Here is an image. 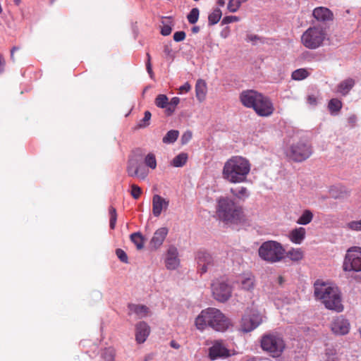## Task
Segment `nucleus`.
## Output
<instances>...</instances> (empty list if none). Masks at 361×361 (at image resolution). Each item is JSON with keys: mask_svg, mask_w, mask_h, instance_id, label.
Instances as JSON below:
<instances>
[{"mask_svg": "<svg viewBox=\"0 0 361 361\" xmlns=\"http://www.w3.org/2000/svg\"><path fill=\"white\" fill-rule=\"evenodd\" d=\"M308 76V72L304 68H300L292 73V78L295 80H301Z\"/></svg>", "mask_w": 361, "mask_h": 361, "instance_id": "nucleus-39", "label": "nucleus"}, {"mask_svg": "<svg viewBox=\"0 0 361 361\" xmlns=\"http://www.w3.org/2000/svg\"><path fill=\"white\" fill-rule=\"evenodd\" d=\"M128 310L129 314H135L137 319L145 318L151 314L149 308L144 305L130 304Z\"/></svg>", "mask_w": 361, "mask_h": 361, "instance_id": "nucleus-22", "label": "nucleus"}, {"mask_svg": "<svg viewBox=\"0 0 361 361\" xmlns=\"http://www.w3.org/2000/svg\"><path fill=\"white\" fill-rule=\"evenodd\" d=\"M286 157L295 162H301L308 159L312 154L310 146L304 142H298L286 149Z\"/></svg>", "mask_w": 361, "mask_h": 361, "instance_id": "nucleus-8", "label": "nucleus"}, {"mask_svg": "<svg viewBox=\"0 0 361 361\" xmlns=\"http://www.w3.org/2000/svg\"><path fill=\"white\" fill-rule=\"evenodd\" d=\"M110 222L109 226L111 229H114L116 226L117 220L116 210L114 207H111L109 208Z\"/></svg>", "mask_w": 361, "mask_h": 361, "instance_id": "nucleus-43", "label": "nucleus"}, {"mask_svg": "<svg viewBox=\"0 0 361 361\" xmlns=\"http://www.w3.org/2000/svg\"><path fill=\"white\" fill-rule=\"evenodd\" d=\"M355 85V80L352 78H348L341 82L338 86L336 92L345 96L348 94Z\"/></svg>", "mask_w": 361, "mask_h": 361, "instance_id": "nucleus-27", "label": "nucleus"}, {"mask_svg": "<svg viewBox=\"0 0 361 361\" xmlns=\"http://www.w3.org/2000/svg\"><path fill=\"white\" fill-rule=\"evenodd\" d=\"M257 39H259V37L257 35H250L247 36V40L248 41L254 42V41H256Z\"/></svg>", "mask_w": 361, "mask_h": 361, "instance_id": "nucleus-61", "label": "nucleus"}, {"mask_svg": "<svg viewBox=\"0 0 361 361\" xmlns=\"http://www.w3.org/2000/svg\"><path fill=\"white\" fill-rule=\"evenodd\" d=\"M217 4L221 6H224L225 4V1L224 0H217Z\"/></svg>", "mask_w": 361, "mask_h": 361, "instance_id": "nucleus-64", "label": "nucleus"}, {"mask_svg": "<svg viewBox=\"0 0 361 361\" xmlns=\"http://www.w3.org/2000/svg\"><path fill=\"white\" fill-rule=\"evenodd\" d=\"M262 350L274 357H279L285 349L283 339L278 334H267L261 338Z\"/></svg>", "mask_w": 361, "mask_h": 361, "instance_id": "nucleus-7", "label": "nucleus"}, {"mask_svg": "<svg viewBox=\"0 0 361 361\" xmlns=\"http://www.w3.org/2000/svg\"><path fill=\"white\" fill-rule=\"evenodd\" d=\"M185 38V33L183 31L176 32L173 34V39L176 42H181Z\"/></svg>", "mask_w": 361, "mask_h": 361, "instance_id": "nucleus-51", "label": "nucleus"}, {"mask_svg": "<svg viewBox=\"0 0 361 361\" xmlns=\"http://www.w3.org/2000/svg\"><path fill=\"white\" fill-rule=\"evenodd\" d=\"M324 361H341V355H338L335 349L327 348Z\"/></svg>", "mask_w": 361, "mask_h": 361, "instance_id": "nucleus-32", "label": "nucleus"}, {"mask_svg": "<svg viewBox=\"0 0 361 361\" xmlns=\"http://www.w3.org/2000/svg\"><path fill=\"white\" fill-rule=\"evenodd\" d=\"M207 92V87L205 81L202 79L197 80L195 85V94L197 99L200 102L205 99Z\"/></svg>", "mask_w": 361, "mask_h": 361, "instance_id": "nucleus-26", "label": "nucleus"}, {"mask_svg": "<svg viewBox=\"0 0 361 361\" xmlns=\"http://www.w3.org/2000/svg\"><path fill=\"white\" fill-rule=\"evenodd\" d=\"M165 264L166 267L170 270H174L179 267L180 260L176 247L171 246L169 248L165 259Z\"/></svg>", "mask_w": 361, "mask_h": 361, "instance_id": "nucleus-19", "label": "nucleus"}, {"mask_svg": "<svg viewBox=\"0 0 361 361\" xmlns=\"http://www.w3.org/2000/svg\"><path fill=\"white\" fill-rule=\"evenodd\" d=\"M307 102L311 106H316L317 104V97L313 94L308 95Z\"/></svg>", "mask_w": 361, "mask_h": 361, "instance_id": "nucleus-54", "label": "nucleus"}, {"mask_svg": "<svg viewBox=\"0 0 361 361\" xmlns=\"http://www.w3.org/2000/svg\"><path fill=\"white\" fill-rule=\"evenodd\" d=\"M312 212L309 209H306L302 212V215L298 218L296 222L300 225H307L312 221Z\"/></svg>", "mask_w": 361, "mask_h": 361, "instance_id": "nucleus-30", "label": "nucleus"}, {"mask_svg": "<svg viewBox=\"0 0 361 361\" xmlns=\"http://www.w3.org/2000/svg\"><path fill=\"white\" fill-rule=\"evenodd\" d=\"M216 215L226 224H238L244 221V214L241 207L228 197H220L216 200Z\"/></svg>", "mask_w": 361, "mask_h": 361, "instance_id": "nucleus-4", "label": "nucleus"}, {"mask_svg": "<svg viewBox=\"0 0 361 361\" xmlns=\"http://www.w3.org/2000/svg\"><path fill=\"white\" fill-rule=\"evenodd\" d=\"M171 30H172V29H171V26H169L168 25H165L161 27V33L164 36H167L171 34Z\"/></svg>", "mask_w": 361, "mask_h": 361, "instance_id": "nucleus-55", "label": "nucleus"}, {"mask_svg": "<svg viewBox=\"0 0 361 361\" xmlns=\"http://www.w3.org/2000/svg\"><path fill=\"white\" fill-rule=\"evenodd\" d=\"M5 60L3 56L0 54V73H3L4 70Z\"/></svg>", "mask_w": 361, "mask_h": 361, "instance_id": "nucleus-56", "label": "nucleus"}, {"mask_svg": "<svg viewBox=\"0 0 361 361\" xmlns=\"http://www.w3.org/2000/svg\"><path fill=\"white\" fill-rule=\"evenodd\" d=\"M155 105L161 109H167L169 106V99L166 94H158L154 101Z\"/></svg>", "mask_w": 361, "mask_h": 361, "instance_id": "nucleus-34", "label": "nucleus"}, {"mask_svg": "<svg viewBox=\"0 0 361 361\" xmlns=\"http://www.w3.org/2000/svg\"><path fill=\"white\" fill-rule=\"evenodd\" d=\"M228 356H230L229 350L221 341H214L209 349V357L212 360L226 358Z\"/></svg>", "mask_w": 361, "mask_h": 361, "instance_id": "nucleus-15", "label": "nucleus"}, {"mask_svg": "<svg viewBox=\"0 0 361 361\" xmlns=\"http://www.w3.org/2000/svg\"><path fill=\"white\" fill-rule=\"evenodd\" d=\"M130 240L135 245L138 250L144 247V238L140 232L133 233L130 235Z\"/></svg>", "mask_w": 361, "mask_h": 361, "instance_id": "nucleus-33", "label": "nucleus"}, {"mask_svg": "<svg viewBox=\"0 0 361 361\" xmlns=\"http://www.w3.org/2000/svg\"><path fill=\"white\" fill-rule=\"evenodd\" d=\"M233 283L237 285L240 290L252 292L256 286V281L252 274L243 273L236 277Z\"/></svg>", "mask_w": 361, "mask_h": 361, "instance_id": "nucleus-13", "label": "nucleus"}, {"mask_svg": "<svg viewBox=\"0 0 361 361\" xmlns=\"http://www.w3.org/2000/svg\"><path fill=\"white\" fill-rule=\"evenodd\" d=\"M285 253L286 250L283 245L275 240L264 242L258 250L259 257L271 264L281 261L285 256Z\"/></svg>", "mask_w": 361, "mask_h": 361, "instance_id": "nucleus-5", "label": "nucleus"}, {"mask_svg": "<svg viewBox=\"0 0 361 361\" xmlns=\"http://www.w3.org/2000/svg\"><path fill=\"white\" fill-rule=\"evenodd\" d=\"M195 324L200 331H204L209 326L216 331H225L230 322L219 309L208 307L201 311L195 319Z\"/></svg>", "mask_w": 361, "mask_h": 361, "instance_id": "nucleus-3", "label": "nucleus"}, {"mask_svg": "<svg viewBox=\"0 0 361 361\" xmlns=\"http://www.w3.org/2000/svg\"><path fill=\"white\" fill-rule=\"evenodd\" d=\"M169 230L166 227H161L156 230L149 242V246L153 250L159 249L163 244Z\"/></svg>", "mask_w": 361, "mask_h": 361, "instance_id": "nucleus-20", "label": "nucleus"}, {"mask_svg": "<svg viewBox=\"0 0 361 361\" xmlns=\"http://www.w3.org/2000/svg\"><path fill=\"white\" fill-rule=\"evenodd\" d=\"M262 315L256 310H250L242 317L240 329L243 332H250L262 324Z\"/></svg>", "mask_w": 361, "mask_h": 361, "instance_id": "nucleus-11", "label": "nucleus"}, {"mask_svg": "<svg viewBox=\"0 0 361 361\" xmlns=\"http://www.w3.org/2000/svg\"><path fill=\"white\" fill-rule=\"evenodd\" d=\"M261 94L255 90H244L240 94V100L245 107L254 109Z\"/></svg>", "mask_w": 361, "mask_h": 361, "instance_id": "nucleus-16", "label": "nucleus"}, {"mask_svg": "<svg viewBox=\"0 0 361 361\" xmlns=\"http://www.w3.org/2000/svg\"><path fill=\"white\" fill-rule=\"evenodd\" d=\"M127 172L130 176H137L141 179H145L147 176V173L145 171L140 172L139 164L135 159H130L127 166Z\"/></svg>", "mask_w": 361, "mask_h": 361, "instance_id": "nucleus-24", "label": "nucleus"}, {"mask_svg": "<svg viewBox=\"0 0 361 361\" xmlns=\"http://www.w3.org/2000/svg\"><path fill=\"white\" fill-rule=\"evenodd\" d=\"M253 109L258 116L268 117L274 113V106L271 100L262 94Z\"/></svg>", "mask_w": 361, "mask_h": 361, "instance_id": "nucleus-12", "label": "nucleus"}, {"mask_svg": "<svg viewBox=\"0 0 361 361\" xmlns=\"http://www.w3.org/2000/svg\"><path fill=\"white\" fill-rule=\"evenodd\" d=\"M241 4L237 0H230L228 3V10L231 13H235L240 7Z\"/></svg>", "mask_w": 361, "mask_h": 361, "instance_id": "nucleus-46", "label": "nucleus"}, {"mask_svg": "<svg viewBox=\"0 0 361 361\" xmlns=\"http://www.w3.org/2000/svg\"><path fill=\"white\" fill-rule=\"evenodd\" d=\"M221 16V11L219 8L214 9L208 17L209 24L212 25L216 24L220 20Z\"/></svg>", "mask_w": 361, "mask_h": 361, "instance_id": "nucleus-36", "label": "nucleus"}, {"mask_svg": "<svg viewBox=\"0 0 361 361\" xmlns=\"http://www.w3.org/2000/svg\"><path fill=\"white\" fill-rule=\"evenodd\" d=\"M188 22L191 24H195L198 20L199 9L197 8H192L187 16Z\"/></svg>", "mask_w": 361, "mask_h": 361, "instance_id": "nucleus-42", "label": "nucleus"}, {"mask_svg": "<svg viewBox=\"0 0 361 361\" xmlns=\"http://www.w3.org/2000/svg\"><path fill=\"white\" fill-rule=\"evenodd\" d=\"M286 255L290 260L298 262L303 258L304 253L301 248H292L288 251Z\"/></svg>", "mask_w": 361, "mask_h": 361, "instance_id": "nucleus-29", "label": "nucleus"}, {"mask_svg": "<svg viewBox=\"0 0 361 361\" xmlns=\"http://www.w3.org/2000/svg\"><path fill=\"white\" fill-rule=\"evenodd\" d=\"M212 292L216 300L220 302H226L232 296L233 288L228 281L217 280L212 284Z\"/></svg>", "mask_w": 361, "mask_h": 361, "instance_id": "nucleus-10", "label": "nucleus"}, {"mask_svg": "<svg viewBox=\"0 0 361 361\" xmlns=\"http://www.w3.org/2000/svg\"><path fill=\"white\" fill-rule=\"evenodd\" d=\"M347 228L355 231H361V219L358 221H352L346 224Z\"/></svg>", "mask_w": 361, "mask_h": 361, "instance_id": "nucleus-44", "label": "nucleus"}, {"mask_svg": "<svg viewBox=\"0 0 361 361\" xmlns=\"http://www.w3.org/2000/svg\"><path fill=\"white\" fill-rule=\"evenodd\" d=\"M102 356L104 361H114L115 350L113 348H106Z\"/></svg>", "mask_w": 361, "mask_h": 361, "instance_id": "nucleus-40", "label": "nucleus"}, {"mask_svg": "<svg viewBox=\"0 0 361 361\" xmlns=\"http://www.w3.org/2000/svg\"><path fill=\"white\" fill-rule=\"evenodd\" d=\"M118 258L124 263H128V256L126 253L121 249H117L116 251Z\"/></svg>", "mask_w": 361, "mask_h": 361, "instance_id": "nucleus-48", "label": "nucleus"}, {"mask_svg": "<svg viewBox=\"0 0 361 361\" xmlns=\"http://www.w3.org/2000/svg\"><path fill=\"white\" fill-rule=\"evenodd\" d=\"M197 261L201 274L207 272L209 267L212 266L214 263L212 256L205 251H200L197 252Z\"/></svg>", "mask_w": 361, "mask_h": 361, "instance_id": "nucleus-17", "label": "nucleus"}, {"mask_svg": "<svg viewBox=\"0 0 361 361\" xmlns=\"http://www.w3.org/2000/svg\"><path fill=\"white\" fill-rule=\"evenodd\" d=\"M164 52L166 55H171L172 53V49L168 45H166L164 49Z\"/></svg>", "mask_w": 361, "mask_h": 361, "instance_id": "nucleus-58", "label": "nucleus"}, {"mask_svg": "<svg viewBox=\"0 0 361 361\" xmlns=\"http://www.w3.org/2000/svg\"><path fill=\"white\" fill-rule=\"evenodd\" d=\"M230 192L234 197L240 200H245L250 195V192L247 188L243 186L236 188H231Z\"/></svg>", "mask_w": 361, "mask_h": 361, "instance_id": "nucleus-28", "label": "nucleus"}, {"mask_svg": "<svg viewBox=\"0 0 361 361\" xmlns=\"http://www.w3.org/2000/svg\"><path fill=\"white\" fill-rule=\"evenodd\" d=\"M305 235V228L299 227L292 230L288 235V238L292 243L300 245L304 240Z\"/></svg>", "mask_w": 361, "mask_h": 361, "instance_id": "nucleus-25", "label": "nucleus"}, {"mask_svg": "<svg viewBox=\"0 0 361 361\" xmlns=\"http://www.w3.org/2000/svg\"><path fill=\"white\" fill-rule=\"evenodd\" d=\"M169 205V201L159 195H154L152 197V213L159 217L162 212L166 211Z\"/></svg>", "mask_w": 361, "mask_h": 361, "instance_id": "nucleus-18", "label": "nucleus"}, {"mask_svg": "<svg viewBox=\"0 0 361 361\" xmlns=\"http://www.w3.org/2000/svg\"><path fill=\"white\" fill-rule=\"evenodd\" d=\"M147 61L146 63V68L148 73L150 75V77L152 78L153 76V72L152 69V64H151V56L149 53L147 54Z\"/></svg>", "mask_w": 361, "mask_h": 361, "instance_id": "nucleus-52", "label": "nucleus"}, {"mask_svg": "<svg viewBox=\"0 0 361 361\" xmlns=\"http://www.w3.org/2000/svg\"><path fill=\"white\" fill-rule=\"evenodd\" d=\"M251 170L250 161L242 156H233L226 160L222 169V178L230 183H242L247 180Z\"/></svg>", "mask_w": 361, "mask_h": 361, "instance_id": "nucleus-2", "label": "nucleus"}, {"mask_svg": "<svg viewBox=\"0 0 361 361\" xmlns=\"http://www.w3.org/2000/svg\"><path fill=\"white\" fill-rule=\"evenodd\" d=\"M179 132L176 130H169L163 137V142L166 144L173 143L178 137Z\"/></svg>", "mask_w": 361, "mask_h": 361, "instance_id": "nucleus-35", "label": "nucleus"}, {"mask_svg": "<svg viewBox=\"0 0 361 361\" xmlns=\"http://www.w3.org/2000/svg\"><path fill=\"white\" fill-rule=\"evenodd\" d=\"M343 269L346 272H361L360 247H352L347 250Z\"/></svg>", "mask_w": 361, "mask_h": 361, "instance_id": "nucleus-9", "label": "nucleus"}, {"mask_svg": "<svg viewBox=\"0 0 361 361\" xmlns=\"http://www.w3.org/2000/svg\"><path fill=\"white\" fill-rule=\"evenodd\" d=\"M18 49H19V48H18V47H13L11 49V60H12V61H14V60H15V59H14V56H13V55H14V52H15L16 51L18 50Z\"/></svg>", "mask_w": 361, "mask_h": 361, "instance_id": "nucleus-59", "label": "nucleus"}, {"mask_svg": "<svg viewBox=\"0 0 361 361\" xmlns=\"http://www.w3.org/2000/svg\"><path fill=\"white\" fill-rule=\"evenodd\" d=\"M191 89V86L188 82H185L184 85H181L178 90L179 94H183L189 92Z\"/></svg>", "mask_w": 361, "mask_h": 361, "instance_id": "nucleus-53", "label": "nucleus"}, {"mask_svg": "<svg viewBox=\"0 0 361 361\" xmlns=\"http://www.w3.org/2000/svg\"><path fill=\"white\" fill-rule=\"evenodd\" d=\"M192 31L194 33H197L200 31V27L197 26H195L192 28Z\"/></svg>", "mask_w": 361, "mask_h": 361, "instance_id": "nucleus-63", "label": "nucleus"}, {"mask_svg": "<svg viewBox=\"0 0 361 361\" xmlns=\"http://www.w3.org/2000/svg\"><path fill=\"white\" fill-rule=\"evenodd\" d=\"M150 333L149 326L145 322H140L135 325V341L138 343H143Z\"/></svg>", "mask_w": 361, "mask_h": 361, "instance_id": "nucleus-21", "label": "nucleus"}, {"mask_svg": "<svg viewBox=\"0 0 361 361\" xmlns=\"http://www.w3.org/2000/svg\"><path fill=\"white\" fill-rule=\"evenodd\" d=\"M131 195L133 197L135 200L138 199L142 193L141 188L137 185H131Z\"/></svg>", "mask_w": 361, "mask_h": 361, "instance_id": "nucleus-47", "label": "nucleus"}, {"mask_svg": "<svg viewBox=\"0 0 361 361\" xmlns=\"http://www.w3.org/2000/svg\"><path fill=\"white\" fill-rule=\"evenodd\" d=\"M312 15L318 21L326 22L331 21L334 18V14L328 8L320 6L313 10Z\"/></svg>", "mask_w": 361, "mask_h": 361, "instance_id": "nucleus-23", "label": "nucleus"}, {"mask_svg": "<svg viewBox=\"0 0 361 361\" xmlns=\"http://www.w3.org/2000/svg\"><path fill=\"white\" fill-rule=\"evenodd\" d=\"M179 103H180V99L178 97H173L171 99V101L169 102V106H168L167 109H166V114L167 116L172 115L174 113L176 108L178 105Z\"/></svg>", "mask_w": 361, "mask_h": 361, "instance_id": "nucleus-38", "label": "nucleus"}, {"mask_svg": "<svg viewBox=\"0 0 361 361\" xmlns=\"http://www.w3.org/2000/svg\"><path fill=\"white\" fill-rule=\"evenodd\" d=\"M350 329V322L343 316L336 317L331 324V329L336 335H345L348 334Z\"/></svg>", "mask_w": 361, "mask_h": 361, "instance_id": "nucleus-14", "label": "nucleus"}, {"mask_svg": "<svg viewBox=\"0 0 361 361\" xmlns=\"http://www.w3.org/2000/svg\"><path fill=\"white\" fill-rule=\"evenodd\" d=\"M171 346L175 349H178L179 347H180V345L178 343H177L176 342L172 341L171 342Z\"/></svg>", "mask_w": 361, "mask_h": 361, "instance_id": "nucleus-62", "label": "nucleus"}, {"mask_svg": "<svg viewBox=\"0 0 361 361\" xmlns=\"http://www.w3.org/2000/svg\"><path fill=\"white\" fill-rule=\"evenodd\" d=\"M328 107L331 114L337 113L342 108V102L338 99H331L329 102Z\"/></svg>", "mask_w": 361, "mask_h": 361, "instance_id": "nucleus-37", "label": "nucleus"}, {"mask_svg": "<svg viewBox=\"0 0 361 361\" xmlns=\"http://www.w3.org/2000/svg\"><path fill=\"white\" fill-rule=\"evenodd\" d=\"M18 49H19V48H18V47H13L11 49V60H12V61H14V60H15V59H14V56H13V55H14V52H15L16 51L18 50Z\"/></svg>", "mask_w": 361, "mask_h": 361, "instance_id": "nucleus-60", "label": "nucleus"}, {"mask_svg": "<svg viewBox=\"0 0 361 361\" xmlns=\"http://www.w3.org/2000/svg\"><path fill=\"white\" fill-rule=\"evenodd\" d=\"M239 20L240 19L238 16H226L223 18L222 24H224V25L229 24V23H233V22H238V21H239Z\"/></svg>", "mask_w": 361, "mask_h": 361, "instance_id": "nucleus-49", "label": "nucleus"}, {"mask_svg": "<svg viewBox=\"0 0 361 361\" xmlns=\"http://www.w3.org/2000/svg\"><path fill=\"white\" fill-rule=\"evenodd\" d=\"M145 164L152 169H155L157 167V160L154 154L149 153L145 158Z\"/></svg>", "mask_w": 361, "mask_h": 361, "instance_id": "nucleus-41", "label": "nucleus"}, {"mask_svg": "<svg viewBox=\"0 0 361 361\" xmlns=\"http://www.w3.org/2000/svg\"><path fill=\"white\" fill-rule=\"evenodd\" d=\"M151 113L148 111H146L145 112L144 118L140 121L138 123L139 128H145L149 126V120L151 118Z\"/></svg>", "mask_w": 361, "mask_h": 361, "instance_id": "nucleus-45", "label": "nucleus"}, {"mask_svg": "<svg viewBox=\"0 0 361 361\" xmlns=\"http://www.w3.org/2000/svg\"><path fill=\"white\" fill-rule=\"evenodd\" d=\"M326 30L322 26L309 27L301 36V43L309 49H316L322 47L326 39Z\"/></svg>", "mask_w": 361, "mask_h": 361, "instance_id": "nucleus-6", "label": "nucleus"}, {"mask_svg": "<svg viewBox=\"0 0 361 361\" xmlns=\"http://www.w3.org/2000/svg\"><path fill=\"white\" fill-rule=\"evenodd\" d=\"M188 160V154L186 153H180L177 156H176L172 161L171 164L174 167H182L184 166Z\"/></svg>", "mask_w": 361, "mask_h": 361, "instance_id": "nucleus-31", "label": "nucleus"}, {"mask_svg": "<svg viewBox=\"0 0 361 361\" xmlns=\"http://www.w3.org/2000/svg\"><path fill=\"white\" fill-rule=\"evenodd\" d=\"M314 296L315 300L322 303L331 310L341 312L343 310L341 293L333 283L317 280L314 283Z\"/></svg>", "mask_w": 361, "mask_h": 361, "instance_id": "nucleus-1", "label": "nucleus"}, {"mask_svg": "<svg viewBox=\"0 0 361 361\" xmlns=\"http://www.w3.org/2000/svg\"><path fill=\"white\" fill-rule=\"evenodd\" d=\"M192 132L188 130L185 132L181 136V142L183 145L188 143L192 138Z\"/></svg>", "mask_w": 361, "mask_h": 361, "instance_id": "nucleus-50", "label": "nucleus"}, {"mask_svg": "<svg viewBox=\"0 0 361 361\" xmlns=\"http://www.w3.org/2000/svg\"><path fill=\"white\" fill-rule=\"evenodd\" d=\"M356 121H357V117L354 115H353L348 118V122L350 123H351L352 125H355Z\"/></svg>", "mask_w": 361, "mask_h": 361, "instance_id": "nucleus-57", "label": "nucleus"}]
</instances>
